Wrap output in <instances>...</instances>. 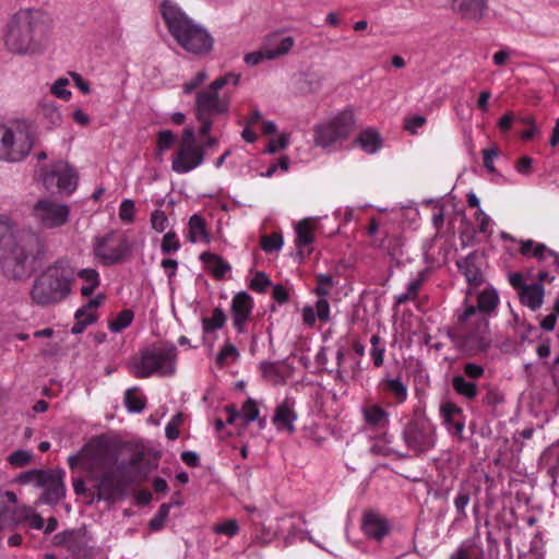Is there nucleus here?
<instances>
[{
    "instance_id": "35",
    "label": "nucleus",
    "mask_w": 559,
    "mask_h": 559,
    "mask_svg": "<svg viewBox=\"0 0 559 559\" xmlns=\"http://www.w3.org/2000/svg\"><path fill=\"white\" fill-rule=\"evenodd\" d=\"M226 323V314L221 308H215L210 317L202 319V328L206 333L222 329Z\"/></svg>"
},
{
    "instance_id": "9",
    "label": "nucleus",
    "mask_w": 559,
    "mask_h": 559,
    "mask_svg": "<svg viewBox=\"0 0 559 559\" xmlns=\"http://www.w3.org/2000/svg\"><path fill=\"white\" fill-rule=\"evenodd\" d=\"M402 439L407 450L415 454H421L435 448L437 429L425 415L415 416L404 426Z\"/></svg>"
},
{
    "instance_id": "11",
    "label": "nucleus",
    "mask_w": 559,
    "mask_h": 559,
    "mask_svg": "<svg viewBox=\"0 0 559 559\" xmlns=\"http://www.w3.org/2000/svg\"><path fill=\"white\" fill-rule=\"evenodd\" d=\"M204 159V147L195 142L193 129L186 128L171 158L173 171L179 175L190 173L201 166Z\"/></svg>"
},
{
    "instance_id": "45",
    "label": "nucleus",
    "mask_w": 559,
    "mask_h": 559,
    "mask_svg": "<svg viewBox=\"0 0 559 559\" xmlns=\"http://www.w3.org/2000/svg\"><path fill=\"white\" fill-rule=\"evenodd\" d=\"M420 285L421 282L419 280L412 281L404 293L395 296L396 304L402 305L409 300H414L417 297Z\"/></svg>"
},
{
    "instance_id": "41",
    "label": "nucleus",
    "mask_w": 559,
    "mask_h": 559,
    "mask_svg": "<svg viewBox=\"0 0 559 559\" xmlns=\"http://www.w3.org/2000/svg\"><path fill=\"white\" fill-rule=\"evenodd\" d=\"M181 245L176 231H167L162 239L160 250L164 254L175 253L180 249Z\"/></svg>"
},
{
    "instance_id": "40",
    "label": "nucleus",
    "mask_w": 559,
    "mask_h": 559,
    "mask_svg": "<svg viewBox=\"0 0 559 559\" xmlns=\"http://www.w3.org/2000/svg\"><path fill=\"white\" fill-rule=\"evenodd\" d=\"M371 348L370 356L373 360L376 367H381L384 361V352L385 347L381 342V337L377 334L372 335L370 338Z\"/></svg>"
},
{
    "instance_id": "54",
    "label": "nucleus",
    "mask_w": 559,
    "mask_h": 559,
    "mask_svg": "<svg viewBox=\"0 0 559 559\" xmlns=\"http://www.w3.org/2000/svg\"><path fill=\"white\" fill-rule=\"evenodd\" d=\"M182 424V415H175L165 428L166 437L169 440H176L179 437V427Z\"/></svg>"
},
{
    "instance_id": "42",
    "label": "nucleus",
    "mask_w": 559,
    "mask_h": 559,
    "mask_svg": "<svg viewBox=\"0 0 559 559\" xmlns=\"http://www.w3.org/2000/svg\"><path fill=\"white\" fill-rule=\"evenodd\" d=\"M317 280V287L314 289L316 294L319 297H326L330 295L331 289L334 286L333 276L331 274H318L316 276Z\"/></svg>"
},
{
    "instance_id": "15",
    "label": "nucleus",
    "mask_w": 559,
    "mask_h": 559,
    "mask_svg": "<svg viewBox=\"0 0 559 559\" xmlns=\"http://www.w3.org/2000/svg\"><path fill=\"white\" fill-rule=\"evenodd\" d=\"M43 182L48 191L53 192V188H57L58 191L71 193L78 186V175L67 163L57 162L44 173Z\"/></svg>"
},
{
    "instance_id": "1",
    "label": "nucleus",
    "mask_w": 559,
    "mask_h": 559,
    "mask_svg": "<svg viewBox=\"0 0 559 559\" xmlns=\"http://www.w3.org/2000/svg\"><path fill=\"white\" fill-rule=\"evenodd\" d=\"M0 266L12 280L23 281L35 271V233L0 213Z\"/></svg>"
},
{
    "instance_id": "22",
    "label": "nucleus",
    "mask_w": 559,
    "mask_h": 559,
    "mask_svg": "<svg viewBox=\"0 0 559 559\" xmlns=\"http://www.w3.org/2000/svg\"><path fill=\"white\" fill-rule=\"evenodd\" d=\"M296 419L295 402L290 399H286L276 407L273 424L277 429H285L292 433L295 431L294 423Z\"/></svg>"
},
{
    "instance_id": "56",
    "label": "nucleus",
    "mask_w": 559,
    "mask_h": 559,
    "mask_svg": "<svg viewBox=\"0 0 559 559\" xmlns=\"http://www.w3.org/2000/svg\"><path fill=\"white\" fill-rule=\"evenodd\" d=\"M504 402V395L497 389H488L483 397V403L488 406H497Z\"/></svg>"
},
{
    "instance_id": "8",
    "label": "nucleus",
    "mask_w": 559,
    "mask_h": 559,
    "mask_svg": "<svg viewBox=\"0 0 559 559\" xmlns=\"http://www.w3.org/2000/svg\"><path fill=\"white\" fill-rule=\"evenodd\" d=\"M239 75L227 73L215 79L207 88L197 93L195 114L205 116H224L229 110L230 97L227 94H221L219 91L227 84L236 86L239 82Z\"/></svg>"
},
{
    "instance_id": "20",
    "label": "nucleus",
    "mask_w": 559,
    "mask_h": 559,
    "mask_svg": "<svg viewBox=\"0 0 559 559\" xmlns=\"http://www.w3.org/2000/svg\"><path fill=\"white\" fill-rule=\"evenodd\" d=\"M316 229L317 224L313 218H304L297 223L295 227L296 231V248L298 250V254H310L311 253V245L316 240Z\"/></svg>"
},
{
    "instance_id": "28",
    "label": "nucleus",
    "mask_w": 559,
    "mask_h": 559,
    "mask_svg": "<svg viewBox=\"0 0 559 559\" xmlns=\"http://www.w3.org/2000/svg\"><path fill=\"white\" fill-rule=\"evenodd\" d=\"M499 305V295L495 288L488 287L480 292L477 296V305L474 306L476 311L490 317Z\"/></svg>"
},
{
    "instance_id": "47",
    "label": "nucleus",
    "mask_w": 559,
    "mask_h": 559,
    "mask_svg": "<svg viewBox=\"0 0 559 559\" xmlns=\"http://www.w3.org/2000/svg\"><path fill=\"white\" fill-rule=\"evenodd\" d=\"M459 267L461 270H464V275L466 277V281L471 285L477 287V286H479L483 283V281H484L483 274H481V272L477 267L468 266L467 262L459 264Z\"/></svg>"
},
{
    "instance_id": "62",
    "label": "nucleus",
    "mask_w": 559,
    "mask_h": 559,
    "mask_svg": "<svg viewBox=\"0 0 559 559\" xmlns=\"http://www.w3.org/2000/svg\"><path fill=\"white\" fill-rule=\"evenodd\" d=\"M426 123V118L424 116L417 115L405 120V129L412 133H417V130L421 128Z\"/></svg>"
},
{
    "instance_id": "30",
    "label": "nucleus",
    "mask_w": 559,
    "mask_h": 559,
    "mask_svg": "<svg viewBox=\"0 0 559 559\" xmlns=\"http://www.w3.org/2000/svg\"><path fill=\"white\" fill-rule=\"evenodd\" d=\"M520 253L524 257H532L538 260H545L547 257H552V251L547 249L544 243L535 242L532 239L522 240L520 242Z\"/></svg>"
},
{
    "instance_id": "39",
    "label": "nucleus",
    "mask_w": 559,
    "mask_h": 559,
    "mask_svg": "<svg viewBox=\"0 0 559 559\" xmlns=\"http://www.w3.org/2000/svg\"><path fill=\"white\" fill-rule=\"evenodd\" d=\"M133 320V312L129 309H124L118 313V316L109 322V330L114 333H119L127 329Z\"/></svg>"
},
{
    "instance_id": "29",
    "label": "nucleus",
    "mask_w": 559,
    "mask_h": 559,
    "mask_svg": "<svg viewBox=\"0 0 559 559\" xmlns=\"http://www.w3.org/2000/svg\"><path fill=\"white\" fill-rule=\"evenodd\" d=\"M381 385L384 391L395 399L396 403L402 404L407 400V385L401 378H385L381 381Z\"/></svg>"
},
{
    "instance_id": "50",
    "label": "nucleus",
    "mask_w": 559,
    "mask_h": 559,
    "mask_svg": "<svg viewBox=\"0 0 559 559\" xmlns=\"http://www.w3.org/2000/svg\"><path fill=\"white\" fill-rule=\"evenodd\" d=\"M213 531L216 534H222L231 537L238 533L239 526L236 520L229 519L225 522L214 525Z\"/></svg>"
},
{
    "instance_id": "2",
    "label": "nucleus",
    "mask_w": 559,
    "mask_h": 559,
    "mask_svg": "<svg viewBox=\"0 0 559 559\" xmlns=\"http://www.w3.org/2000/svg\"><path fill=\"white\" fill-rule=\"evenodd\" d=\"M160 13L170 35L183 50L200 57L213 50L214 38L210 32L189 17L177 3L163 1Z\"/></svg>"
},
{
    "instance_id": "51",
    "label": "nucleus",
    "mask_w": 559,
    "mask_h": 559,
    "mask_svg": "<svg viewBox=\"0 0 559 559\" xmlns=\"http://www.w3.org/2000/svg\"><path fill=\"white\" fill-rule=\"evenodd\" d=\"M135 205L130 199H126L119 206V218L124 223H132L134 221Z\"/></svg>"
},
{
    "instance_id": "58",
    "label": "nucleus",
    "mask_w": 559,
    "mask_h": 559,
    "mask_svg": "<svg viewBox=\"0 0 559 559\" xmlns=\"http://www.w3.org/2000/svg\"><path fill=\"white\" fill-rule=\"evenodd\" d=\"M559 314V299H557L555 301V305H554V312L546 316L542 322H540V326L543 330L545 331H552L556 326V322H557V316Z\"/></svg>"
},
{
    "instance_id": "23",
    "label": "nucleus",
    "mask_w": 559,
    "mask_h": 559,
    "mask_svg": "<svg viewBox=\"0 0 559 559\" xmlns=\"http://www.w3.org/2000/svg\"><path fill=\"white\" fill-rule=\"evenodd\" d=\"M295 45L290 36L282 37L278 34L269 35L264 40L267 60H274L286 56Z\"/></svg>"
},
{
    "instance_id": "14",
    "label": "nucleus",
    "mask_w": 559,
    "mask_h": 559,
    "mask_svg": "<svg viewBox=\"0 0 559 559\" xmlns=\"http://www.w3.org/2000/svg\"><path fill=\"white\" fill-rule=\"evenodd\" d=\"M71 209L68 204L45 199L37 201V224L43 229H56L68 224Z\"/></svg>"
},
{
    "instance_id": "43",
    "label": "nucleus",
    "mask_w": 559,
    "mask_h": 559,
    "mask_svg": "<svg viewBox=\"0 0 559 559\" xmlns=\"http://www.w3.org/2000/svg\"><path fill=\"white\" fill-rule=\"evenodd\" d=\"M175 140V134L170 130L159 131L156 136L157 153L163 154L168 151L174 145Z\"/></svg>"
},
{
    "instance_id": "27",
    "label": "nucleus",
    "mask_w": 559,
    "mask_h": 559,
    "mask_svg": "<svg viewBox=\"0 0 559 559\" xmlns=\"http://www.w3.org/2000/svg\"><path fill=\"white\" fill-rule=\"evenodd\" d=\"M355 143L367 154H374L380 150L382 139L376 129L367 128L360 131Z\"/></svg>"
},
{
    "instance_id": "12",
    "label": "nucleus",
    "mask_w": 559,
    "mask_h": 559,
    "mask_svg": "<svg viewBox=\"0 0 559 559\" xmlns=\"http://www.w3.org/2000/svg\"><path fill=\"white\" fill-rule=\"evenodd\" d=\"M131 252V245L124 234L111 230L93 240V254L104 265L122 262Z\"/></svg>"
},
{
    "instance_id": "25",
    "label": "nucleus",
    "mask_w": 559,
    "mask_h": 559,
    "mask_svg": "<svg viewBox=\"0 0 559 559\" xmlns=\"http://www.w3.org/2000/svg\"><path fill=\"white\" fill-rule=\"evenodd\" d=\"M545 289L539 283L527 284L519 293L521 302L535 311L539 309L544 302Z\"/></svg>"
},
{
    "instance_id": "64",
    "label": "nucleus",
    "mask_w": 559,
    "mask_h": 559,
    "mask_svg": "<svg viewBox=\"0 0 559 559\" xmlns=\"http://www.w3.org/2000/svg\"><path fill=\"white\" fill-rule=\"evenodd\" d=\"M464 373L471 379H479L484 376L485 369L483 366L467 362L463 367Z\"/></svg>"
},
{
    "instance_id": "46",
    "label": "nucleus",
    "mask_w": 559,
    "mask_h": 559,
    "mask_svg": "<svg viewBox=\"0 0 559 559\" xmlns=\"http://www.w3.org/2000/svg\"><path fill=\"white\" fill-rule=\"evenodd\" d=\"M151 226L157 233H164L168 227V217L163 210H155L151 214Z\"/></svg>"
},
{
    "instance_id": "16",
    "label": "nucleus",
    "mask_w": 559,
    "mask_h": 559,
    "mask_svg": "<svg viewBox=\"0 0 559 559\" xmlns=\"http://www.w3.org/2000/svg\"><path fill=\"white\" fill-rule=\"evenodd\" d=\"M64 472L57 471H37V486L44 488L43 500L47 503H56L66 493Z\"/></svg>"
},
{
    "instance_id": "55",
    "label": "nucleus",
    "mask_w": 559,
    "mask_h": 559,
    "mask_svg": "<svg viewBox=\"0 0 559 559\" xmlns=\"http://www.w3.org/2000/svg\"><path fill=\"white\" fill-rule=\"evenodd\" d=\"M270 285L271 281L263 272L257 273L250 282V288L258 293H263Z\"/></svg>"
},
{
    "instance_id": "60",
    "label": "nucleus",
    "mask_w": 559,
    "mask_h": 559,
    "mask_svg": "<svg viewBox=\"0 0 559 559\" xmlns=\"http://www.w3.org/2000/svg\"><path fill=\"white\" fill-rule=\"evenodd\" d=\"M469 493L468 491L466 490H460L457 492V496L455 497L454 499V506H455V509H456V512L461 515V516H465L466 513H465V508L467 507V504L469 503Z\"/></svg>"
},
{
    "instance_id": "36",
    "label": "nucleus",
    "mask_w": 559,
    "mask_h": 559,
    "mask_svg": "<svg viewBox=\"0 0 559 559\" xmlns=\"http://www.w3.org/2000/svg\"><path fill=\"white\" fill-rule=\"evenodd\" d=\"M124 404L129 412L141 413L145 408L144 396L138 388L128 389L124 393Z\"/></svg>"
},
{
    "instance_id": "44",
    "label": "nucleus",
    "mask_w": 559,
    "mask_h": 559,
    "mask_svg": "<svg viewBox=\"0 0 559 559\" xmlns=\"http://www.w3.org/2000/svg\"><path fill=\"white\" fill-rule=\"evenodd\" d=\"M283 237L277 233H273L269 236H263L261 239V248L265 252L278 251L283 247Z\"/></svg>"
},
{
    "instance_id": "10",
    "label": "nucleus",
    "mask_w": 559,
    "mask_h": 559,
    "mask_svg": "<svg viewBox=\"0 0 559 559\" xmlns=\"http://www.w3.org/2000/svg\"><path fill=\"white\" fill-rule=\"evenodd\" d=\"M356 118L352 108H345L331 120L318 126L314 130V143L323 148L346 140L353 132Z\"/></svg>"
},
{
    "instance_id": "31",
    "label": "nucleus",
    "mask_w": 559,
    "mask_h": 559,
    "mask_svg": "<svg viewBox=\"0 0 559 559\" xmlns=\"http://www.w3.org/2000/svg\"><path fill=\"white\" fill-rule=\"evenodd\" d=\"M103 300V295L91 299L86 305L76 310L75 320L84 322L87 326L93 324L97 320L96 309L102 305Z\"/></svg>"
},
{
    "instance_id": "24",
    "label": "nucleus",
    "mask_w": 559,
    "mask_h": 559,
    "mask_svg": "<svg viewBox=\"0 0 559 559\" xmlns=\"http://www.w3.org/2000/svg\"><path fill=\"white\" fill-rule=\"evenodd\" d=\"M199 259L204 264L205 270L216 280L224 278L231 271V266L227 261L210 251L202 252Z\"/></svg>"
},
{
    "instance_id": "49",
    "label": "nucleus",
    "mask_w": 559,
    "mask_h": 559,
    "mask_svg": "<svg viewBox=\"0 0 559 559\" xmlns=\"http://www.w3.org/2000/svg\"><path fill=\"white\" fill-rule=\"evenodd\" d=\"M241 419L243 420L245 425L254 421L259 417V409L257 407L255 402L252 400H248L242 405L241 412Z\"/></svg>"
},
{
    "instance_id": "57",
    "label": "nucleus",
    "mask_w": 559,
    "mask_h": 559,
    "mask_svg": "<svg viewBox=\"0 0 559 559\" xmlns=\"http://www.w3.org/2000/svg\"><path fill=\"white\" fill-rule=\"evenodd\" d=\"M32 455L24 450H17L10 454L9 463L15 467H23L31 461Z\"/></svg>"
},
{
    "instance_id": "17",
    "label": "nucleus",
    "mask_w": 559,
    "mask_h": 559,
    "mask_svg": "<svg viewBox=\"0 0 559 559\" xmlns=\"http://www.w3.org/2000/svg\"><path fill=\"white\" fill-rule=\"evenodd\" d=\"M253 300L246 292L237 293L230 304L231 321L238 333L247 332V326L252 318Z\"/></svg>"
},
{
    "instance_id": "5",
    "label": "nucleus",
    "mask_w": 559,
    "mask_h": 559,
    "mask_svg": "<svg viewBox=\"0 0 559 559\" xmlns=\"http://www.w3.org/2000/svg\"><path fill=\"white\" fill-rule=\"evenodd\" d=\"M177 368V348L175 345H152L134 356L129 362L130 372L139 379L171 377Z\"/></svg>"
},
{
    "instance_id": "34",
    "label": "nucleus",
    "mask_w": 559,
    "mask_h": 559,
    "mask_svg": "<svg viewBox=\"0 0 559 559\" xmlns=\"http://www.w3.org/2000/svg\"><path fill=\"white\" fill-rule=\"evenodd\" d=\"M452 386L457 394L468 400H473L477 395L476 383L467 381L463 376H454L452 379Z\"/></svg>"
},
{
    "instance_id": "61",
    "label": "nucleus",
    "mask_w": 559,
    "mask_h": 559,
    "mask_svg": "<svg viewBox=\"0 0 559 559\" xmlns=\"http://www.w3.org/2000/svg\"><path fill=\"white\" fill-rule=\"evenodd\" d=\"M288 145V135L281 134L277 139L270 141L265 153L275 154L276 152L284 150Z\"/></svg>"
},
{
    "instance_id": "6",
    "label": "nucleus",
    "mask_w": 559,
    "mask_h": 559,
    "mask_svg": "<svg viewBox=\"0 0 559 559\" xmlns=\"http://www.w3.org/2000/svg\"><path fill=\"white\" fill-rule=\"evenodd\" d=\"M3 44L14 55H31L35 51V11L20 9L8 21L3 31Z\"/></svg>"
},
{
    "instance_id": "32",
    "label": "nucleus",
    "mask_w": 559,
    "mask_h": 559,
    "mask_svg": "<svg viewBox=\"0 0 559 559\" xmlns=\"http://www.w3.org/2000/svg\"><path fill=\"white\" fill-rule=\"evenodd\" d=\"M441 413L445 425L452 426L455 433H462L464 430V423L456 419V416L461 414V409L452 403H447L442 405Z\"/></svg>"
},
{
    "instance_id": "3",
    "label": "nucleus",
    "mask_w": 559,
    "mask_h": 559,
    "mask_svg": "<svg viewBox=\"0 0 559 559\" xmlns=\"http://www.w3.org/2000/svg\"><path fill=\"white\" fill-rule=\"evenodd\" d=\"M447 335L454 347L467 355L487 352L492 345L490 321L487 316L466 305L456 312L455 323L448 329Z\"/></svg>"
},
{
    "instance_id": "53",
    "label": "nucleus",
    "mask_w": 559,
    "mask_h": 559,
    "mask_svg": "<svg viewBox=\"0 0 559 559\" xmlns=\"http://www.w3.org/2000/svg\"><path fill=\"white\" fill-rule=\"evenodd\" d=\"M68 84V79H58L51 87L52 94L61 99L69 100L72 94L69 90H67Z\"/></svg>"
},
{
    "instance_id": "21",
    "label": "nucleus",
    "mask_w": 559,
    "mask_h": 559,
    "mask_svg": "<svg viewBox=\"0 0 559 559\" xmlns=\"http://www.w3.org/2000/svg\"><path fill=\"white\" fill-rule=\"evenodd\" d=\"M187 240L191 243H206L212 240L211 233L207 228V223L200 214L190 216L187 225Z\"/></svg>"
},
{
    "instance_id": "33",
    "label": "nucleus",
    "mask_w": 559,
    "mask_h": 559,
    "mask_svg": "<svg viewBox=\"0 0 559 559\" xmlns=\"http://www.w3.org/2000/svg\"><path fill=\"white\" fill-rule=\"evenodd\" d=\"M78 276L85 283L81 293L84 296H90L99 285V274L94 269H83L78 273Z\"/></svg>"
},
{
    "instance_id": "7",
    "label": "nucleus",
    "mask_w": 559,
    "mask_h": 559,
    "mask_svg": "<svg viewBox=\"0 0 559 559\" xmlns=\"http://www.w3.org/2000/svg\"><path fill=\"white\" fill-rule=\"evenodd\" d=\"M75 272L66 261H57L37 280V304L50 305L63 300L71 292Z\"/></svg>"
},
{
    "instance_id": "38",
    "label": "nucleus",
    "mask_w": 559,
    "mask_h": 559,
    "mask_svg": "<svg viewBox=\"0 0 559 559\" xmlns=\"http://www.w3.org/2000/svg\"><path fill=\"white\" fill-rule=\"evenodd\" d=\"M239 356L240 354L237 347L234 344L226 342L216 357V362L218 366L223 367L236 361Z\"/></svg>"
},
{
    "instance_id": "18",
    "label": "nucleus",
    "mask_w": 559,
    "mask_h": 559,
    "mask_svg": "<svg viewBox=\"0 0 559 559\" xmlns=\"http://www.w3.org/2000/svg\"><path fill=\"white\" fill-rule=\"evenodd\" d=\"M454 13L462 20L478 23L487 10V0H448Z\"/></svg>"
},
{
    "instance_id": "37",
    "label": "nucleus",
    "mask_w": 559,
    "mask_h": 559,
    "mask_svg": "<svg viewBox=\"0 0 559 559\" xmlns=\"http://www.w3.org/2000/svg\"><path fill=\"white\" fill-rule=\"evenodd\" d=\"M450 559H484L483 550L472 544L462 543Z\"/></svg>"
},
{
    "instance_id": "48",
    "label": "nucleus",
    "mask_w": 559,
    "mask_h": 559,
    "mask_svg": "<svg viewBox=\"0 0 559 559\" xmlns=\"http://www.w3.org/2000/svg\"><path fill=\"white\" fill-rule=\"evenodd\" d=\"M97 489L99 499H111L116 492V489L111 485L109 475L102 476L97 484Z\"/></svg>"
},
{
    "instance_id": "52",
    "label": "nucleus",
    "mask_w": 559,
    "mask_h": 559,
    "mask_svg": "<svg viewBox=\"0 0 559 559\" xmlns=\"http://www.w3.org/2000/svg\"><path fill=\"white\" fill-rule=\"evenodd\" d=\"M206 80H207V73L205 71H200L190 81L186 82L182 85V92L185 94H191L200 85H202Z\"/></svg>"
},
{
    "instance_id": "13",
    "label": "nucleus",
    "mask_w": 559,
    "mask_h": 559,
    "mask_svg": "<svg viewBox=\"0 0 559 559\" xmlns=\"http://www.w3.org/2000/svg\"><path fill=\"white\" fill-rule=\"evenodd\" d=\"M24 522L29 528H35L34 511L21 506L13 491L0 489V531Z\"/></svg>"
},
{
    "instance_id": "63",
    "label": "nucleus",
    "mask_w": 559,
    "mask_h": 559,
    "mask_svg": "<svg viewBox=\"0 0 559 559\" xmlns=\"http://www.w3.org/2000/svg\"><path fill=\"white\" fill-rule=\"evenodd\" d=\"M263 60H267L264 45L261 50L249 52L245 56V62L250 66H257Z\"/></svg>"
},
{
    "instance_id": "4",
    "label": "nucleus",
    "mask_w": 559,
    "mask_h": 559,
    "mask_svg": "<svg viewBox=\"0 0 559 559\" xmlns=\"http://www.w3.org/2000/svg\"><path fill=\"white\" fill-rule=\"evenodd\" d=\"M35 143V127L28 119H13L0 124V160L20 163Z\"/></svg>"
},
{
    "instance_id": "59",
    "label": "nucleus",
    "mask_w": 559,
    "mask_h": 559,
    "mask_svg": "<svg viewBox=\"0 0 559 559\" xmlns=\"http://www.w3.org/2000/svg\"><path fill=\"white\" fill-rule=\"evenodd\" d=\"M316 313L320 321L326 322L330 319V305L325 297H320L316 304Z\"/></svg>"
},
{
    "instance_id": "19",
    "label": "nucleus",
    "mask_w": 559,
    "mask_h": 559,
    "mask_svg": "<svg viewBox=\"0 0 559 559\" xmlns=\"http://www.w3.org/2000/svg\"><path fill=\"white\" fill-rule=\"evenodd\" d=\"M361 530L367 537L381 540L390 533L391 525L384 516L369 511L362 516Z\"/></svg>"
},
{
    "instance_id": "26",
    "label": "nucleus",
    "mask_w": 559,
    "mask_h": 559,
    "mask_svg": "<svg viewBox=\"0 0 559 559\" xmlns=\"http://www.w3.org/2000/svg\"><path fill=\"white\" fill-rule=\"evenodd\" d=\"M365 423L374 429H383L389 425V413L381 406L373 404L362 408Z\"/></svg>"
}]
</instances>
